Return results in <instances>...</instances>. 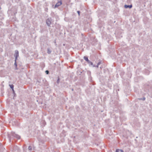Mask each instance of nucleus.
<instances>
[{
	"mask_svg": "<svg viewBox=\"0 0 152 152\" xmlns=\"http://www.w3.org/2000/svg\"><path fill=\"white\" fill-rule=\"evenodd\" d=\"M120 151L121 152H124V151L122 150H120Z\"/></svg>",
	"mask_w": 152,
	"mask_h": 152,
	"instance_id": "nucleus-18",
	"label": "nucleus"
},
{
	"mask_svg": "<svg viewBox=\"0 0 152 152\" xmlns=\"http://www.w3.org/2000/svg\"><path fill=\"white\" fill-rule=\"evenodd\" d=\"M14 137L18 139H19L20 138V137L19 135L15 134L14 132H12L11 136L10 139V142L11 141V140Z\"/></svg>",
	"mask_w": 152,
	"mask_h": 152,
	"instance_id": "nucleus-1",
	"label": "nucleus"
},
{
	"mask_svg": "<svg viewBox=\"0 0 152 152\" xmlns=\"http://www.w3.org/2000/svg\"><path fill=\"white\" fill-rule=\"evenodd\" d=\"M51 50H50V49L49 48H48L47 49V53L49 54H50V53H51Z\"/></svg>",
	"mask_w": 152,
	"mask_h": 152,
	"instance_id": "nucleus-6",
	"label": "nucleus"
},
{
	"mask_svg": "<svg viewBox=\"0 0 152 152\" xmlns=\"http://www.w3.org/2000/svg\"><path fill=\"white\" fill-rule=\"evenodd\" d=\"M120 150L121 149H117L116 150L115 152H118L119 151H120Z\"/></svg>",
	"mask_w": 152,
	"mask_h": 152,
	"instance_id": "nucleus-12",
	"label": "nucleus"
},
{
	"mask_svg": "<svg viewBox=\"0 0 152 152\" xmlns=\"http://www.w3.org/2000/svg\"><path fill=\"white\" fill-rule=\"evenodd\" d=\"M9 86H10V88L12 89H13L14 86L13 85H9Z\"/></svg>",
	"mask_w": 152,
	"mask_h": 152,
	"instance_id": "nucleus-10",
	"label": "nucleus"
},
{
	"mask_svg": "<svg viewBox=\"0 0 152 152\" xmlns=\"http://www.w3.org/2000/svg\"><path fill=\"white\" fill-rule=\"evenodd\" d=\"M62 4V2L61 1H58V3H57L55 5V7L56 8L58 7L60 5H61Z\"/></svg>",
	"mask_w": 152,
	"mask_h": 152,
	"instance_id": "nucleus-3",
	"label": "nucleus"
},
{
	"mask_svg": "<svg viewBox=\"0 0 152 152\" xmlns=\"http://www.w3.org/2000/svg\"><path fill=\"white\" fill-rule=\"evenodd\" d=\"M12 91H13V92L14 93V89H12Z\"/></svg>",
	"mask_w": 152,
	"mask_h": 152,
	"instance_id": "nucleus-19",
	"label": "nucleus"
},
{
	"mask_svg": "<svg viewBox=\"0 0 152 152\" xmlns=\"http://www.w3.org/2000/svg\"><path fill=\"white\" fill-rule=\"evenodd\" d=\"M101 64V61H99V62L98 64H97L98 65H99L100 64Z\"/></svg>",
	"mask_w": 152,
	"mask_h": 152,
	"instance_id": "nucleus-14",
	"label": "nucleus"
},
{
	"mask_svg": "<svg viewBox=\"0 0 152 152\" xmlns=\"http://www.w3.org/2000/svg\"><path fill=\"white\" fill-rule=\"evenodd\" d=\"M59 82V78H58V80H57V82L58 83Z\"/></svg>",
	"mask_w": 152,
	"mask_h": 152,
	"instance_id": "nucleus-17",
	"label": "nucleus"
},
{
	"mask_svg": "<svg viewBox=\"0 0 152 152\" xmlns=\"http://www.w3.org/2000/svg\"><path fill=\"white\" fill-rule=\"evenodd\" d=\"M14 56L15 57V60H17L18 57L19 56V52L18 50H15Z\"/></svg>",
	"mask_w": 152,
	"mask_h": 152,
	"instance_id": "nucleus-2",
	"label": "nucleus"
},
{
	"mask_svg": "<svg viewBox=\"0 0 152 152\" xmlns=\"http://www.w3.org/2000/svg\"><path fill=\"white\" fill-rule=\"evenodd\" d=\"M45 72L46 73V74H48L49 73V72L48 71V70H46V71H45Z\"/></svg>",
	"mask_w": 152,
	"mask_h": 152,
	"instance_id": "nucleus-13",
	"label": "nucleus"
},
{
	"mask_svg": "<svg viewBox=\"0 0 152 152\" xmlns=\"http://www.w3.org/2000/svg\"><path fill=\"white\" fill-rule=\"evenodd\" d=\"M46 23L48 26H50V25L51 24V22L50 21V20L49 19H48L47 20Z\"/></svg>",
	"mask_w": 152,
	"mask_h": 152,
	"instance_id": "nucleus-4",
	"label": "nucleus"
},
{
	"mask_svg": "<svg viewBox=\"0 0 152 152\" xmlns=\"http://www.w3.org/2000/svg\"><path fill=\"white\" fill-rule=\"evenodd\" d=\"M77 12L79 15H80V11H77Z\"/></svg>",
	"mask_w": 152,
	"mask_h": 152,
	"instance_id": "nucleus-16",
	"label": "nucleus"
},
{
	"mask_svg": "<svg viewBox=\"0 0 152 152\" xmlns=\"http://www.w3.org/2000/svg\"><path fill=\"white\" fill-rule=\"evenodd\" d=\"M0 145V146H1V147L2 146V145L1 144Z\"/></svg>",
	"mask_w": 152,
	"mask_h": 152,
	"instance_id": "nucleus-21",
	"label": "nucleus"
},
{
	"mask_svg": "<svg viewBox=\"0 0 152 152\" xmlns=\"http://www.w3.org/2000/svg\"><path fill=\"white\" fill-rule=\"evenodd\" d=\"M28 149L29 150L31 151L32 150V147L31 146H29L28 147Z\"/></svg>",
	"mask_w": 152,
	"mask_h": 152,
	"instance_id": "nucleus-11",
	"label": "nucleus"
},
{
	"mask_svg": "<svg viewBox=\"0 0 152 152\" xmlns=\"http://www.w3.org/2000/svg\"><path fill=\"white\" fill-rule=\"evenodd\" d=\"M124 7L125 8H131L132 7V5H124Z\"/></svg>",
	"mask_w": 152,
	"mask_h": 152,
	"instance_id": "nucleus-5",
	"label": "nucleus"
},
{
	"mask_svg": "<svg viewBox=\"0 0 152 152\" xmlns=\"http://www.w3.org/2000/svg\"><path fill=\"white\" fill-rule=\"evenodd\" d=\"M88 63L90 65H91L93 66V64L92 63L91 61H90V60H89L88 62Z\"/></svg>",
	"mask_w": 152,
	"mask_h": 152,
	"instance_id": "nucleus-8",
	"label": "nucleus"
},
{
	"mask_svg": "<svg viewBox=\"0 0 152 152\" xmlns=\"http://www.w3.org/2000/svg\"><path fill=\"white\" fill-rule=\"evenodd\" d=\"M15 63L14 64V65L15 66V67H16L15 69H17V64L16 62V60H15Z\"/></svg>",
	"mask_w": 152,
	"mask_h": 152,
	"instance_id": "nucleus-9",
	"label": "nucleus"
},
{
	"mask_svg": "<svg viewBox=\"0 0 152 152\" xmlns=\"http://www.w3.org/2000/svg\"><path fill=\"white\" fill-rule=\"evenodd\" d=\"M93 67H96L97 68L98 67V66H99V65H98V64L96 66H95V65H93Z\"/></svg>",
	"mask_w": 152,
	"mask_h": 152,
	"instance_id": "nucleus-15",
	"label": "nucleus"
},
{
	"mask_svg": "<svg viewBox=\"0 0 152 152\" xmlns=\"http://www.w3.org/2000/svg\"><path fill=\"white\" fill-rule=\"evenodd\" d=\"M145 98H144L143 99V100H145Z\"/></svg>",
	"mask_w": 152,
	"mask_h": 152,
	"instance_id": "nucleus-20",
	"label": "nucleus"
},
{
	"mask_svg": "<svg viewBox=\"0 0 152 152\" xmlns=\"http://www.w3.org/2000/svg\"><path fill=\"white\" fill-rule=\"evenodd\" d=\"M84 59L87 62L89 61V60L88 59V58L86 56H84Z\"/></svg>",
	"mask_w": 152,
	"mask_h": 152,
	"instance_id": "nucleus-7",
	"label": "nucleus"
}]
</instances>
